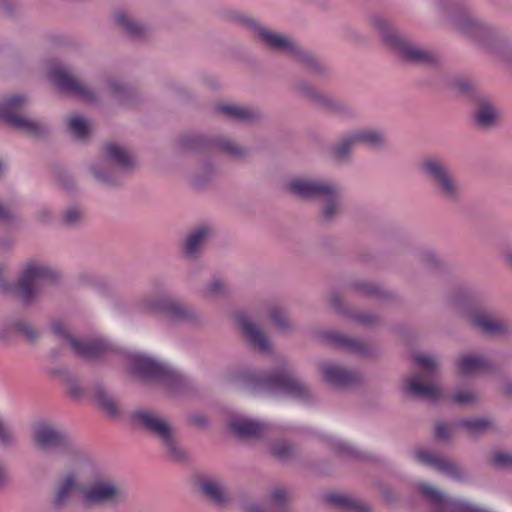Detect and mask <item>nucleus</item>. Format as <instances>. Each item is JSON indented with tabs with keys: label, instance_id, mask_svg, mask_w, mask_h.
<instances>
[{
	"label": "nucleus",
	"instance_id": "obj_1",
	"mask_svg": "<svg viewBox=\"0 0 512 512\" xmlns=\"http://www.w3.org/2000/svg\"><path fill=\"white\" fill-rule=\"evenodd\" d=\"M287 189L301 199H320L324 202L323 215L327 220L333 219L341 211V190L327 181L295 178L288 182Z\"/></svg>",
	"mask_w": 512,
	"mask_h": 512
},
{
	"label": "nucleus",
	"instance_id": "obj_2",
	"mask_svg": "<svg viewBox=\"0 0 512 512\" xmlns=\"http://www.w3.org/2000/svg\"><path fill=\"white\" fill-rule=\"evenodd\" d=\"M373 26L386 45L393 49L402 59L414 63H432L435 56L429 50L407 41L391 23L380 16L373 18Z\"/></svg>",
	"mask_w": 512,
	"mask_h": 512
},
{
	"label": "nucleus",
	"instance_id": "obj_3",
	"mask_svg": "<svg viewBox=\"0 0 512 512\" xmlns=\"http://www.w3.org/2000/svg\"><path fill=\"white\" fill-rule=\"evenodd\" d=\"M58 277V272L50 265L44 262L30 261L24 265L21 271L16 287L17 295L24 303H29L48 285L54 283Z\"/></svg>",
	"mask_w": 512,
	"mask_h": 512
},
{
	"label": "nucleus",
	"instance_id": "obj_4",
	"mask_svg": "<svg viewBox=\"0 0 512 512\" xmlns=\"http://www.w3.org/2000/svg\"><path fill=\"white\" fill-rule=\"evenodd\" d=\"M234 20L249 30L253 31L255 35L268 47L274 50L289 53L291 55H297L308 63L314 62L312 57L303 54L298 46L288 36L277 33L268 29L267 27L262 26L255 19H252L245 14L235 15Z\"/></svg>",
	"mask_w": 512,
	"mask_h": 512
},
{
	"label": "nucleus",
	"instance_id": "obj_5",
	"mask_svg": "<svg viewBox=\"0 0 512 512\" xmlns=\"http://www.w3.org/2000/svg\"><path fill=\"white\" fill-rule=\"evenodd\" d=\"M126 497V492L112 480L96 475L81 490V500L85 505H111Z\"/></svg>",
	"mask_w": 512,
	"mask_h": 512
},
{
	"label": "nucleus",
	"instance_id": "obj_6",
	"mask_svg": "<svg viewBox=\"0 0 512 512\" xmlns=\"http://www.w3.org/2000/svg\"><path fill=\"white\" fill-rule=\"evenodd\" d=\"M133 417L145 430L162 441L172 457L181 459L184 456V453L177 448L174 442L170 423L164 417L150 410L137 411Z\"/></svg>",
	"mask_w": 512,
	"mask_h": 512
},
{
	"label": "nucleus",
	"instance_id": "obj_7",
	"mask_svg": "<svg viewBox=\"0 0 512 512\" xmlns=\"http://www.w3.org/2000/svg\"><path fill=\"white\" fill-rule=\"evenodd\" d=\"M140 313L162 315L172 321L191 322L195 313L182 303L167 297L144 299L137 304Z\"/></svg>",
	"mask_w": 512,
	"mask_h": 512
},
{
	"label": "nucleus",
	"instance_id": "obj_8",
	"mask_svg": "<svg viewBox=\"0 0 512 512\" xmlns=\"http://www.w3.org/2000/svg\"><path fill=\"white\" fill-rule=\"evenodd\" d=\"M52 331L57 337L65 340L75 354L86 359H96L111 349L110 343L102 336H95L85 341L75 339L68 333L66 325L62 322L53 323Z\"/></svg>",
	"mask_w": 512,
	"mask_h": 512
},
{
	"label": "nucleus",
	"instance_id": "obj_9",
	"mask_svg": "<svg viewBox=\"0 0 512 512\" xmlns=\"http://www.w3.org/2000/svg\"><path fill=\"white\" fill-rule=\"evenodd\" d=\"M422 170L446 198L455 199L459 196L460 189L443 161L436 158L427 159L422 163Z\"/></svg>",
	"mask_w": 512,
	"mask_h": 512
},
{
	"label": "nucleus",
	"instance_id": "obj_10",
	"mask_svg": "<svg viewBox=\"0 0 512 512\" xmlns=\"http://www.w3.org/2000/svg\"><path fill=\"white\" fill-rule=\"evenodd\" d=\"M129 373L140 379H157L168 373V367L158 359L140 352L126 354Z\"/></svg>",
	"mask_w": 512,
	"mask_h": 512
},
{
	"label": "nucleus",
	"instance_id": "obj_11",
	"mask_svg": "<svg viewBox=\"0 0 512 512\" xmlns=\"http://www.w3.org/2000/svg\"><path fill=\"white\" fill-rule=\"evenodd\" d=\"M26 103L27 99L21 95H14L0 102V119L18 130L36 134L40 130L38 123L18 114Z\"/></svg>",
	"mask_w": 512,
	"mask_h": 512
},
{
	"label": "nucleus",
	"instance_id": "obj_12",
	"mask_svg": "<svg viewBox=\"0 0 512 512\" xmlns=\"http://www.w3.org/2000/svg\"><path fill=\"white\" fill-rule=\"evenodd\" d=\"M255 385L261 386L271 393L294 398H303L306 395V387L286 371L257 379Z\"/></svg>",
	"mask_w": 512,
	"mask_h": 512
},
{
	"label": "nucleus",
	"instance_id": "obj_13",
	"mask_svg": "<svg viewBox=\"0 0 512 512\" xmlns=\"http://www.w3.org/2000/svg\"><path fill=\"white\" fill-rule=\"evenodd\" d=\"M48 77L60 92L72 94L85 101H91L94 98L90 90L81 85L58 63L51 66Z\"/></svg>",
	"mask_w": 512,
	"mask_h": 512
},
{
	"label": "nucleus",
	"instance_id": "obj_14",
	"mask_svg": "<svg viewBox=\"0 0 512 512\" xmlns=\"http://www.w3.org/2000/svg\"><path fill=\"white\" fill-rule=\"evenodd\" d=\"M235 320L239 329L255 349L261 352L270 351L271 345L266 335L246 314L243 312L236 313Z\"/></svg>",
	"mask_w": 512,
	"mask_h": 512
},
{
	"label": "nucleus",
	"instance_id": "obj_15",
	"mask_svg": "<svg viewBox=\"0 0 512 512\" xmlns=\"http://www.w3.org/2000/svg\"><path fill=\"white\" fill-rule=\"evenodd\" d=\"M33 436L36 444L47 450L63 447L67 443V437L62 431L45 423L34 427Z\"/></svg>",
	"mask_w": 512,
	"mask_h": 512
},
{
	"label": "nucleus",
	"instance_id": "obj_16",
	"mask_svg": "<svg viewBox=\"0 0 512 512\" xmlns=\"http://www.w3.org/2000/svg\"><path fill=\"white\" fill-rule=\"evenodd\" d=\"M80 478L79 472H71L59 481L53 498L55 506H63L68 502L73 493L77 491L81 493L83 487L80 485Z\"/></svg>",
	"mask_w": 512,
	"mask_h": 512
},
{
	"label": "nucleus",
	"instance_id": "obj_17",
	"mask_svg": "<svg viewBox=\"0 0 512 512\" xmlns=\"http://www.w3.org/2000/svg\"><path fill=\"white\" fill-rule=\"evenodd\" d=\"M415 457L420 463L427 465L442 474L450 476L454 479L461 478V473H460L458 467L455 464H453L452 462H449L442 458H438V457L430 454L429 452L422 451V450L417 451L415 453Z\"/></svg>",
	"mask_w": 512,
	"mask_h": 512
},
{
	"label": "nucleus",
	"instance_id": "obj_18",
	"mask_svg": "<svg viewBox=\"0 0 512 512\" xmlns=\"http://www.w3.org/2000/svg\"><path fill=\"white\" fill-rule=\"evenodd\" d=\"M406 392L413 397L426 398L431 402H436L441 397L442 391L433 384H424L421 376H414L406 382Z\"/></svg>",
	"mask_w": 512,
	"mask_h": 512
},
{
	"label": "nucleus",
	"instance_id": "obj_19",
	"mask_svg": "<svg viewBox=\"0 0 512 512\" xmlns=\"http://www.w3.org/2000/svg\"><path fill=\"white\" fill-rule=\"evenodd\" d=\"M471 323L481 332L488 335H504L508 332V325L503 320L485 313L473 315Z\"/></svg>",
	"mask_w": 512,
	"mask_h": 512
},
{
	"label": "nucleus",
	"instance_id": "obj_20",
	"mask_svg": "<svg viewBox=\"0 0 512 512\" xmlns=\"http://www.w3.org/2000/svg\"><path fill=\"white\" fill-rule=\"evenodd\" d=\"M229 426L240 437L258 436L266 430L264 423L243 416L233 418Z\"/></svg>",
	"mask_w": 512,
	"mask_h": 512
},
{
	"label": "nucleus",
	"instance_id": "obj_21",
	"mask_svg": "<svg viewBox=\"0 0 512 512\" xmlns=\"http://www.w3.org/2000/svg\"><path fill=\"white\" fill-rule=\"evenodd\" d=\"M322 372L325 380L334 386L344 387L356 381V375L354 373L333 363L325 364L322 368Z\"/></svg>",
	"mask_w": 512,
	"mask_h": 512
},
{
	"label": "nucleus",
	"instance_id": "obj_22",
	"mask_svg": "<svg viewBox=\"0 0 512 512\" xmlns=\"http://www.w3.org/2000/svg\"><path fill=\"white\" fill-rule=\"evenodd\" d=\"M203 494L216 504L222 505L228 502V492L223 483L215 478H205L200 481Z\"/></svg>",
	"mask_w": 512,
	"mask_h": 512
},
{
	"label": "nucleus",
	"instance_id": "obj_23",
	"mask_svg": "<svg viewBox=\"0 0 512 512\" xmlns=\"http://www.w3.org/2000/svg\"><path fill=\"white\" fill-rule=\"evenodd\" d=\"M457 367L462 375L470 376L487 371L490 368V364L480 356L464 355L459 358Z\"/></svg>",
	"mask_w": 512,
	"mask_h": 512
},
{
	"label": "nucleus",
	"instance_id": "obj_24",
	"mask_svg": "<svg viewBox=\"0 0 512 512\" xmlns=\"http://www.w3.org/2000/svg\"><path fill=\"white\" fill-rule=\"evenodd\" d=\"M105 154L107 160L120 169L127 170L134 164L132 156L122 146L116 144H108L105 147Z\"/></svg>",
	"mask_w": 512,
	"mask_h": 512
},
{
	"label": "nucleus",
	"instance_id": "obj_25",
	"mask_svg": "<svg viewBox=\"0 0 512 512\" xmlns=\"http://www.w3.org/2000/svg\"><path fill=\"white\" fill-rule=\"evenodd\" d=\"M209 235V230L203 227L191 232L185 241L184 251L186 256L195 257L207 243Z\"/></svg>",
	"mask_w": 512,
	"mask_h": 512
},
{
	"label": "nucleus",
	"instance_id": "obj_26",
	"mask_svg": "<svg viewBox=\"0 0 512 512\" xmlns=\"http://www.w3.org/2000/svg\"><path fill=\"white\" fill-rule=\"evenodd\" d=\"M353 141L358 145H364L370 148L380 147L384 143V134L376 129H360L352 132Z\"/></svg>",
	"mask_w": 512,
	"mask_h": 512
},
{
	"label": "nucleus",
	"instance_id": "obj_27",
	"mask_svg": "<svg viewBox=\"0 0 512 512\" xmlns=\"http://www.w3.org/2000/svg\"><path fill=\"white\" fill-rule=\"evenodd\" d=\"M217 111L239 122H249L256 116L252 110L235 105H220L217 107Z\"/></svg>",
	"mask_w": 512,
	"mask_h": 512
},
{
	"label": "nucleus",
	"instance_id": "obj_28",
	"mask_svg": "<svg viewBox=\"0 0 512 512\" xmlns=\"http://www.w3.org/2000/svg\"><path fill=\"white\" fill-rule=\"evenodd\" d=\"M326 500L329 503L345 510H355L358 512H366L368 510L364 504L358 503L356 500L345 494L330 493L326 495Z\"/></svg>",
	"mask_w": 512,
	"mask_h": 512
},
{
	"label": "nucleus",
	"instance_id": "obj_29",
	"mask_svg": "<svg viewBox=\"0 0 512 512\" xmlns=\"http://www.w3.org/2000/svg\"><path fill=\"white\" fill-rule=\"evenodd\" d=\"M116 23L129 35L137 37L141 36L144 32V26L132 19L126 13H118L115 16Z\"/></svg>",
	"mask_w": 512,
	"mask_h": 512
},
{
	"label": "nucleus",
	"instance_id": "obj_30",
	"mask_svg": "<svg viewBox=\"0 0 512 512\" xmlns=\"http://www.w3.org/2000/svg\"><path fill=\"white\" fill-rule=\"evenodd\" d=\"M95 401L99 408L104 410L111 416H114L118 412V407L114 399L102 388H98L94 395Z\"/></svg>",
	"mask_w": 512,
	"mask_h": 512
},
{
	"label": "nucleus",
	"instance_id": "obj_31",
	"mask_svg": "<svg viewBox=\"0 0 512 512\" xmlns=\"http://www.w3.org/2000/svg\"><path fill=\"white\" fill-rule=\"evenodd\" d=\"M498 111L489 103L480 105L476 113V121L479 125L487 127L492 125L498 118Z\"/></svg>",
	"mask_w": 512,
	"mask_h": 512
},
{
	"label": "nucleus",
	"instance_id": "obj_32",
	"mask_svg": "<svg viewBox=\"0 0 512 512\" xmlns=\"http://www.w3.org/2000/svg\"><path fill=\"white\" fill-rule=\"evenodd\" d=\"M68 129L76 139L84 140L89 136L88 122L80 116H73L69 119Z\"/></svg>",
	"mask_w": 512,
	"mask_h": 512
},
{
	"label": "nucleus",
	"instance_id": "obj_33",
	"mask_svg": "<svg viewBox=\"0 0 512 512\" xmlns=\"http://www.w3.org/2000/svg\"><path fill=\"white\" fill-rule=\"evenodd\" d=\"M352 132L346 135L341 142L334 148L333 153L336 158L340 161H345L348 159L351 150L357 146L356 141H353Z\"/></svg>",
	"mask_w": 512,
	"mask_h": 512
},
{
	"label": "nucleus",
	"instance_id": "obj_34",
	"mask_svg": "<svg viewBox=\"0 0 512 512\" xmlns=\"http://www.w3.org/2000/svg\"><path fill=\"white\" fill-rule=\"evenodd\" d=\"M471 434H478L487 430L491 426V422L486 418L464 419L459 423Z\"/></svg>",
	"mask_w": 512,
	"mask_h": 512
},
{
	"label": "nucleus",
	"instance_id": "obj_35",
	"mask_svg": "<svg viewBox=\"0 0 512 512\" xmlns=\"http://www.w3.org/2000/svg\"><path fill=\"white\" fill-rule=\"evenodd\" d=\"M269 317L279 331L287 332L291 328L290 322L282 309L278 307L270 309Z\"/></svg>",
	"mask_w": 512,
	"mask_h": 512
},
{
	"label": "nucleus",
	"instance_id": "obj_36",
	"mask_svg": "<svg viewBox=\"0 0 512 512\" xmlns=\"http://www.w3.org/2000/svg\"><path fill=\"white\" fill-rule=\"evenodd\" d=\"M414 362L427 374L432 375L438 366L434 357L425 353H417L414 355Z\"/></svg>",
	"mask_w": 512,
	"mask_h": 512
},
{
	"label": "nucleus",
	"instance_id": "obj_37",
	"mask_svg": "<svg viewBox=\"0 0 512 512\" xmlns=\"http://www.w3.org/2000/svg\"><path fill=\"white\" fill-rule=\"evenodd\" d=\"M492 463L497 468L512 469V453L497 451L493 454Z\"/></svg>",
	"mask_w": 512,
	"mask_h": 512
},
{
	"label": "nucleus",
	"instance_id": "obj_38",
	"mask_svg": "<svg viewBox=\"0 0 512 512\" xmlns=\"http://www.w3.org/2000/svg\"><path fill=\"white\" fill-rule=\"evenodd\" d=\"M455 25L459 31L465 34H469L472 29H481V25L474 19L468 16L459 17Z\"/></svg>",
	"mask_w": 512,
	"mask_h": 512
},
{
	"label": "nucleus",
	"instance_id": "obj_39",
	"mask_svg": "<svg viewBox=\"0 0 512 512\" xmlns=\"http://www.w3.org/2000/svg\"><path fill=\"white\" fill-rule=\"evenodd\" d=\"M272 453L280 460H287L292 456V448L285 443H276L272 447Z\"/></svg>",
	"mask_w": 512,
	"mask_h": 512
},
{
	"label": "nucleus",
	"instance_id": "obj_40",
	"mask_svg": "<svg viewBox=\"0 0 512 512\" xmlns=\"http://www.w3.org/2000/svg\"><path fill=\"white\" fill-rule=\"evenodd\" d=\"M82 217V211L79 208L73 207L68 209L63 216V221L67 225L76 224Z\"/></svg>",
	"mask_w": 512,
	"mask_h": 512
},
{
	"label": "nucleus",
	"instance_id": "obj_41",
	"mask_svg": "<svg viewBox=\"0 0 512 512\" xmlns=\"http://www.w3.org/2000/svg\"><path fill=\"white\" fill-rule=\"evenodd\" d=\"M18 331L23 334L29 341L35 340L39 333L38 331L33 328L31 325L27 323H20L17 325Z\"/></svg>",
	"mask_w": 512,
	"mask_h": 512
},
{
	"label": "nucleus",
	"instance_id": "obj_42",
	"mask_svg": "<svg viewBox=\"0 0 512 512\" xmlns=\"http://www.w3.org/2000/svg\"><path fill=\"white\" fill-rule=\"evenodd\" d=\"M14 433L8 427H6L0 420V443L3 445H9L14 442Z\"/></svg>",
	"mask_w": 512,
	"mask_h": 512
},
{
	"label": "nucleus",
	"instance_id": "obj_43",
	"mask_svg": "<svg viewBox=\"0 0 512 512\" xmlns=\"http://www.w3.org/2000/svg\"><path fill=\"white\" fill-rule=\"evenodd\" d=\"M224 288L225 285L222 280L213 279L211 283L207 286L206 293L211 296L218 295L224 291Z\"/></svg>",
	"mask_w": 512,
	"mask_h": 512
},
{
	"label": "nucleus",
	"instance_id": "obj_44",
	"mask_svg": "<svg viewBox=\"0 0 512 512\" xmlns=\"http://www.w3.org/2000/svg\"><path fill=\"white\" fill-rule=\"evenodd\" d=\"M454 401L457 404H471L476 401V397H475V395H473L470 392L461 391V392H457L454 395Z\"/></svg>",
	"mask_w": 512,
	"mask_h": 512
},
{
	"label": "nucleus",
	"instance_id": "obj_45",
	"mask_svg": "<svg viewBox=\"0 0 512 512\" xmlns=\"http://www.w3.org/2000/svg\"><path fill=\"white\" fill-rule=\"evenodd\" d=\"M331 341L333 343H335L336 345H338L339 347H347V348H350L354 345L353 341H351L350 339H347L346 337H344L343 335H332L331 336Z\"/></svg>",
	"mask_w": 512,
	"mask_h": 512
},
{
	"label": "nucleus",
	"instance_id": "obj_46",
	"mask_svg": "<svg viewBox=\"0 0 512 512\" xmlns=\"http://www.w3.org/2000/svg\"><path fill=\"white\" fill-rule=\"evenodd\" d=\"M451 432V426L445 423H439L436 426V436L439 439H447Z\"/></svg>",
	"mask_w": 512,
	"mask_h": 512
},
{
	"label": "nucleus",
	"instance_id": "obj_47",
	"mask_svg": "<svg viewBox=\"0 0 512 512\" xmlns=\"http://www.w3.org/2000/svg\"><path fill=\"white\" fill-rule=\"evenodd\" d=\"M91 170H92V173H93V175L95 176V178H96L97 180H99L100 182H102V183H104V184H108V185H110V184H112V183H113V181H112V179L110 178V176H108V175H106V174L102 173V172L100 171V169H99L97 166H93V167L91 168Z\"/></svg>",
	"mask_w": 512,
	"mask_h": 512
},
{
	"label": "nucleus",
	"instance_id": "obj_48",
	"mask_svg": "<svg viewBox=\"0 0 512 512\" xmlns=\"http://www.w3.org/2000/svg\"><path fill=\"white\" fill-rule=\"evenodd\" d=\"M221 147L232 156H240L242 154V150L231 142L225 141L221 143Z\"/></svg>",
	"mask_w": 512,
	"mask_h": 512
},
{
	"label": "nucleus",
	"instance_id": "obj_49",
	"mask_svg": "<svg viewBox=\"0 0 512 512\" xmlns=\"http://www.w3.org/2000/svg\"><path fill=\"white\" fill-rule=\"evenodd\" d=\"M287 498V493L284 489H277L275 491H273V493L271 494V500L275 503V504H281L283 503Z\"/></svg>",
	"mask_w": 512,
	"mask_h": 512
},
{
	"label": "nucleus",
	"instance_id": "obj_50",
	"mask_svg": "<svg viewBox=\"0 0 512 512\" xmlns=\"http://www.w3.org/2000/svg\"><path fill=\"white\" fill-rule=\"evenodd\" d=\"M202 143V139L198 136L187 138L183 142V146L187 149L199 146Z\"/></svg>",
	"mask_w": 512,
	"mask_h": 512
},
{
	"label": "nucleus",
	"instance_id": "obj_51",
	"mask_svg": "<svg viewBox=\"0 0 512 512\" xmlns=\"http://www.w3.org/2000/svg\"><path fill=\"white\" fill-rule=\"evenodd\" d=\"M12 217V213L0 204V223L9 220Z\"/></svg>",
	"mask_w": 512,
	"mask_h": 512
},
{
	"label": "nucleus",
	"instance_id": "obj_52",
	"mask_svg": "<svg viewBox=\"0 0 512 512\" xmlns=\"http://www.w3.org/2000/svg\"><path fill=\"white\" fill-rule=\"evenodd\" d=\"M301 91L303 92L304 95H306L307 97L311 98V99H317L318 98V94L315 90L311 89V88H308L306 86H302L301 87Z\"/></svg>",
	"mask_w": 512,
	"mask_h": 512
},
{
	"label": "nucleus",
	"instance_id": "obj_53",
	"mask_svg": "<svg viewBox=\"0 0 512 512\" xmlns=\"http://www.w3.org/2000/svg\"><path fill=\"white\" fill-rule=\"evenodd\" d=\"M503 257L506 261V263L512 267V248H509L507 249L504 253H503Z\"/></svg>",
	"mask_w": 512,
	"mask_h": 512
},
{
	"label": "nucleus",
	"instance_id": "obj_54",
	"mask_svg": "<svg viewBox=\"0 0 512 512\" xmlns=\"http://www.w3.org/2000/svg\"><path fill=\"white\" fill-rule=\"evenodd\" d=\"M247 512H264L257 504H249L246 508Z\"/></svg>",
	"mask_w": 512,
	"mask_h": 512
},
{
	"label": "nucleus",
	"instance_id": "obj_55",
	"mask_svg": "<svg viewBox=\"0 0 512 512\" xmlns=\"http://www.w3.org/2000/svg\"><path fill=\"white\" fill-rule=\"evenodd\" d=\"M503 389L506 393L512 394V383L511 382L504 383Z\"/></svg>",
	"mask_w": 512,
	"mask_h": 512
},
{
	"label": "nucleus",
	"instance_id": "obj_56",
	"mask_svg": "<svg viewBox=\"0 0 512 512\" xmlns=\"http://www.w3.org/2000/svg\"><path fill=\"white\" fill-rule=\"evenodd\" d=\"M69 389H70L71 394H73L75 396H78L80 394V392L73 385H71Z\"/></svg>",
	"mask_w": 512,
	"mask_h": 512
},
{
	"label": "nucleus",
	"instance_id": "obj_57",
	"mask_svg": "<svg viewBox=\"0 0 512 512\" xmlns=\"http://www.w3.org/2000/svg\"><path fill=\"white\" fill-rule=\"evenodd\" d=\"M459 88H460L462 91H466L468 87H467V85L460 84V85H459Z\"/></svg>",
	"mask_w": 512,
	"mask_h": 512
},
{
	"label": "nucleus",
	"instance_id": "obj_58",
	"mask_svg": "<svg viewBox=\"0 0 512 512\" xmlns=\"http://www.w3.org/2000/svg\"><path fill=\"white\" fill-rule=\"evenodd\" d=\"M3 169H4V165H3V163H2V162H0V172H2V171H3Z\"/></svg>",
	"mask_w": 512,
	"mask_h": 512
},
{
	"label": "nucleus",
	"instance_id": "obj_59",
	"mask_svg": "<svg viewBox=\"0 0 512 512\" xmlns=\"http://www.w3.org/2000/svg\"><path fill=\"white\" fill-rule=\"evenodd\" d=\"M111 86H114V84H111ZM113 89H114V90H119V89H120V87L115 86V87H113Z\"/></svg>",
	"mask_w": 512,
	"mask_h": 512
}]
</instances>
